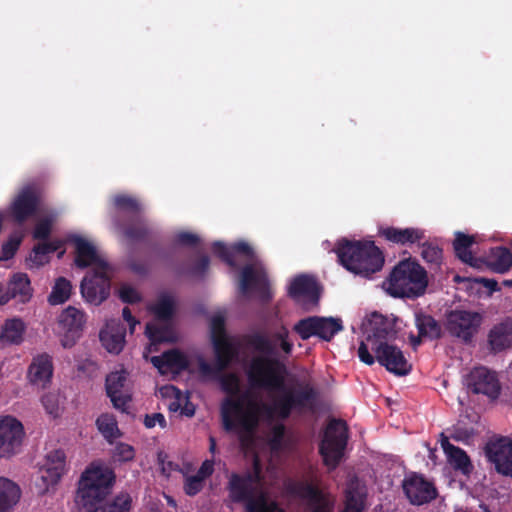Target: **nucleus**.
I'll use <instances>...</instances> for the list:
<instances>
[{
    "label": "nucleus",
    "mask_w": 512,
    "mask_h": 512,
    "mask_svg": "<svg viewBox=\"0 0 512 512\" xmlns=\"http://www.w3.org/2000/svg\"><path fill=\"white\" fill-rule=\"evenodd\" d=\"M249 384L253 388L266 391H280L272 403L249 401L244 407L243 397H227L221 404V418L226 431L240 430L252 434L259 425V413L267 420L288 419L293 412L314 411L319 398V391L309 383L299 389L285 388L288 375L286 363L277 357L254 356L246 369Z\"/></svg>",
    "instance_id": "1"
},
{
    "label": "nucleus",
    "mask_w": 512,
    "mask_h": 512,
    "mask_svg": "<svg viewBox=\"0 0 512 512\" xmlns=\"http://www.w3.org/2000/svg\"><path fill=\"white\" fill-rule=\"evenodd\" d=\"M115 480L112 468L98 462L91 463L81 475L76 502L86 512H129L132 499L128 493H120L106 502Z\"/></svg>",
    "instance_id": "2"
},
{
    "label": "nucleus",
    "mask_w": 512,
    "mask_h": 512,
    "mask_svg": "<svg viewBox=\"0 0 512 512\" xmlns=\"http://www.w3.org/2000/svg\"><path fill=\"white\" fill-rule=\"evenodd\" d=\"M334 252L344 268L363 276L380 271L385 261L383 252L373 241H351L343 238L336 243Z\"/></svg>",
    "instance_id": "3"
},
{
    "label": "nucleus",
    "mask_w": 512,
    "mask_h": 512,
    "mask_svg": "<svg viewBox=\"0 0 512 512\" xmlns=\"http://www.w3.org/2000/svg\"><path fill=\"white\" fill-rule=\"evenodd\" d=\"M385 285L390 296L413 300L423 296L427 290V271L416 259L409 257L393 267Z\"/></svg>",
    "instance_id": "4"
},
{
    "label": "nucleus",
    "mask_w": 512,
    "mask_h": 512,
    "mask_svg": "<svg viewBox=\"0 0 512 512\" xmlns=\"http://www.w3.org/2000/svg\"><path fill=\"white\" fill-rule=\"evenodd\" d=\"M112 203L116 210L112 217L115 228L129 240H147L151 230L142 215L140 201L134 196L122 193L114 195Z\"/></svg>",
    "instance_id": "5"
},
{
    "label": "nucleus",
    "mask_w": 512,
    "mask_h": 512,
    "mask_svg": "<svg viewBox=\"0 0 512 512\" xmlns=\"http://www.w3.org/2000/svg\"><path fill=\"white\" fill-rule=\"evenodd\" d=\"M245 343L263 357H277L285 362L294 350L290 331L286 325L275 326L269 335L254 332L244 337Z\"/></svg>",
    "instance_id": "6"
},
{
    "label": "nucleus",
    "mask_w": 512,
    "mask_h": 512,
    "mask_svg": "<svg viewBox=\"0 0 512 512\" xmlns=\"http://www.w3.org/2000/svg\"><path fill=\"white\" fill-rule=\"evenodd\" d=\"M349 438V429L346 421L332 419L327 424L323 438L319 445V453L323 463L329 470H334L340 464Z\"/></svg>",
    "instance_id": "7"
},
{
    "label": "nucleus",
    "mask_w": 512,
    "mask_h": 512,
    "mask_svg": "<svg viewBox=\"0 0 512 512\" xmlns=\"http://www.w3.org/2000/svg\"><path fill=\"white\" fill-rule=\"evenodd\" d=\"M41 193L36 185L22 187L9 204L6 215L16 225H23L38 214L41 205Z\"/></svg>",
    "instance_id": "8"
},
{
    "label": "nucleus",
    "mask_w": 512,
    "mask_h": 512,
    "mask_svg": "<svg viewBox=\"0 0 512 512\" xmlns=\"http://www.w3.org/2000/svg\"><path fill=\"white\" fill-rule=\"evenodd\" d=\"M87 322V315L83 310L74 306L65 308L57 318L60 344L63 348L69 349L83 336Z\"/></svg>",
    "instance_id": "9"
},
{
    "label": "nucleus",
    "mask_w": 512,
    "mask_h": 512,
    "mask_svg": "<svg viewBox=\"0 0 512 512\" xmlns=\"http://www.w3.org/2000/svg\"><path fill=\"white\" fill-rule=\"evenodd\" d=\"M293 330L302 340L317 336L324 341H331L343 330V324L340 318L309 316L299 320Z\"/></svg>",
    "instance_id": "10"
},
{
    "label": "nucleus",
    "mask_w": 512,
    "mask_h": 512,
    "mask_svg": "<svg viewBox=\"0 0 512 512\" xmlns=\"http://www.w3.org/2000/svg\"><path fill=\"white\" fill-rule=\"evenodd\" d=\"M261 480V467L259 461H254V470L247 471L244 474L232 473L229 477L227 490L230 499L235 503H245L249 505L250 502L258 500L255 497L254 485Z\"/></svg>",
    "instance_id": "11"
},
{
    "label": "nucleus",
    "mask_w": 512,
    "mask_h": 512,
    "mask_svg": "<svg viewBox=\"0 0 512 512\" xmlns=\"http://www.w3.org/2000/svg\"><path fill=\"white\" fill-rule=\"evenodd\" d=\"M24 428L22 423L13 416L0 418V459L10 458L20 451Z\"/></svg>",
    "instance_id": "12"
},
{
    "label": "nucleus",
    "mask_w": 512,
    "mask_h": 512,
    "mask_svg": "<svg viewBox=\"0 0 512 512\" xmlns=\"http://www.w3.org/2000/svg\"><path fill=\"white\" fill-rule=\"evenodd\" d=\"M481 320L477 312L453 310L447 315V330L452 336L469 343L477 333Z\"/></svg>",
    "instance_id": "13"
},
{
    "label": "nucleus",
    "mask_w": 512,
    "mask_h": 512,
    "mask_svg": "<svg viewBox=\"0 0 512 512\" xmlns=\"http://www.w3.org/2000/svg\"><path fill=\"white\" fill-rule=\"evenodd\" d=\"M110 278L107 268L94 269L81 282L80 289L83 298L90 304L100 305L110 294Z\"/></svg>",
    "instance_id": "14"
},
{
    "label": "nucleus",
    "mask_w": 512,
    "mask_h": 512,
    "mask_svg": "<svg viewBox=\"0 0 512 512\" xmlns=\"http://www.w3.org/2000/svg\"><path fill=\"white\" fill-rule=\"evenodd\" d=\"M466 385L470 392L483 394L491 400L499 397L501 385L495 372L486 367H475L466 377Z\"/></svg>",
    "instance_id": "15"
},
{
    "label": "nucleus",
    "mask_w": 512,
    "mask_h": 512,
    "mask_svg": "<svg viewBox=\"0 0 512 512\" xmlns=\"http://www.w3.org/2000/svg\"><path fill=\"white\" fill-rule=\"evenodd\" d=\"M375 357L381 366H384L389 372L396 375H406L409 373L411 366L404 357L400 348L395 345L381 342L373 347Z\"/></svg>",
    "instance_id": "16"
},
{
    "label": "nucleus",
    "mask_w": 512,
    "mask_h": 512,
    "mask_svg": "<svg viewBox=\"0 0 512 512\" xmlns=\"http://www.w3.org/2000/svg\"><path fill=\"white\" fill-rule=\"evenodd\" d=\"M403 491L411 504L423 505L437 497V489L423 476L412 474L403 480Z\"/></svg>",
    "instance_id": "17"
},
{
    "label": "nucleus",
    "mask_w": 512,
    "mask_h": 512,
    "mask_svg": "<svg viewBox=\"0 0 512 512\" xmlns=\"http://www.w3.org/2000/svg\"><path fill=\"white\" fill-rule=\"evenodd\" d=\"M32 295L33 289L26 273H14L5 286L0 284V305L7 304L12 299L27 303Z\"/></svg>",
    "instance_id": "18"
},
{
    "label": "nucleus",
    "mask_w": 512,
    "mask_h": 512,
    "mask_svg": "<svg viewBox=\"0 0 512 512\" xmlns=\"http://www.w3.org/2000/svg\"><path fill=\"white\" fill-rule=\"evenodd\" d=\"M367 341L387 342L396 337L395 322L378 312H373L364 323Z\"/></svg>",
    "instance_id": "19"
},
{
    "label": "nucleus",
    "mask_w": 512,
    "mask_h": 512,
    "mask_svg": "<svg viewBox=\"0 0 512 512\" xmlns=\"http://www.w3.org/2000/svg\"><path fill=\"white\" fill-rule=\"evenodd\" d=\"M378 236L385 241L400 245L411 246L420 244L425 239V231L417 227L398 228L394 226H380Z\"/></svg>",
    "instance_id": "20"
},
{
    "label": "nucleus",
    "mask_w": 512,
    "mask_h": 512,
    "mask_svg": "<svg viewBox=\"0 0 512 512\" xmlns=\"http://www.w3.org/2000/svg\"><path fill=\"white\" fill-rule=\"evenodd\" d=\"M239 289L244 295L252 290L256 291L264 302H268L272 298L267 278L257 273L252 265H246L242 269Z\"/></svg>",
    "instance_id": "21"
},
{
    "label": "nucleus",
    "mask_w": 512,
    "mask_h": 512,
    "mask_svg": "<svg viewBox=\"0 0 512 512\" xmlns=\"http://www.w3.org/2000/svg\"><path fill=\"white\" fill-rule=\"evenodd\" d=\"M486 454L498 473L512 477V442L501 439L487 445Z\"/></svg>",
    "instance_id": "22"
},
{
    "label": "nucleus",
    "mask_w": 512,
    "mask_h": 512,
    "mask_svg": "<svg viewBox=\"0 0 512 512\" xmlns=\"http://www.w3.org/2000/svg\"><path fill=\"white\" fill-rule=\"evenodd\" d=\"M160 374L180 373L189 367V360L185 354L178 349L165 351L159 356H152L150 359Z\"/></svg>",
    "instance_id": "23"
},
{
    "label": "nucleus",
    "mask_w": 512,
    "mask_h": 512,
    "mask_svg": "<svg viewBox=\"0 0 512 512\" xmlns=\"http://www.w3.org/2000/svg\"><path fill=\"white\" fill-rule=\"evenodd\" d=\"M66 455L63 450L51 451L46 456L45 465L40 469V478L46 489L57 484L65 470Z\"/></svg>",
    "instance_id": "24"
},
{
    "label": "nucleus",
    "mask_w": 512,
    "mask_h": 512,
    "mask_svg": "<svg viewBox=\"0 0 512 512\" xmlns=\"http://www.w3.org/2000/svg\"><path fill=\"white\" fill-rule=\"evenodd\" d=\"M53 375L52 357L43 353L33 358L28 368V378L34 385L46 387Z\"/></svg>",
    "instance_id": "25"
},
{
    "label": "nucleus",
    "mask_w": 512,
    "mask_h": 512,
    "mask_svg": "<svg viewBox=\"0 0 512 512\" xmlns=\"http://www.w3.org/2000/svg\"><path fill=\"white\" fill-rule=\"evenodd\" d=\"M76 257L75 264L79 268H86L90 265H95V269L108 268L107 263L102 260L95 249V247L82 237L77 236L74 239Z\"/></svg>",
    "instance_id": "26"
},
{
    "label": "nucleus",
    "mask_w": 512,
    "mask_h": 512,
    "mask_svg": "<svg viewBox=\"0 0 512 512\" xmlns=\"http://www.w3.org/2000/svg\"><path fill=\"white\" fill-rule=\"evenodd\" d=\"M219 370L227 369L239 356V347L229 337L211 341Z\"/></svg>",
    "instance_id": "27"
},
{
    "label": "nucleus",
    "mask_w": 512,
    "mask_h": 512,
    "mask_svg": "<svg viewBox=\"0 0 512 512\" xmlns=\"http://www.w3.org/2000/svg\"><path fill=\"white\" fill-rule=\"evenodd\" d=\"M288 295L293 299L306 297L312 301H318L320 297V288L314 278L301 275L294 278L290 283Z\"/></svg>",
    "instance_id": "28"
},
{
    "label": "nucleus",
    "mask_w": 512,
    "mask_h": 512,
    "mask_svg": "<svg viewBox=\"0 0 512 512\" xmlns=\"http://www.w3.org/2000/svg\"><path fill=\"white\" fill-rule=\"evenodd\" d=\"M441 447L447 455L448 462L455 470H459L465 475L472 472L473 465L463 449L451 444L447 437L441 440Z\"/></svg>",
    "instance_id": "29"
},
{
    "label": "nucleus",
    "mask_w": 512,
    "mask_h": 512,
    "mask_svg": "<svg viewBox=\"0 0 512 512\" xmlns=\"http://www.w3.org/2000/svg\"><path fill=\"white\" fill-rule=\"evenodd\" d=\"M212 250L215 255H217L221 260L227 263L230 267H235V255L242 254L247 257L253 256L252 247L243 241L237 242L233 244L231 247L226 246L224 243L220 241H216L212 245Z\"/></svg>",
    "instance_id": "30"
},
{
    "label": "nucleus",
    "mask_w": 512,
    "mask_h": 512,
    "mask_svg": "<svg viewBox=\"0 0 512 512\" xmlns=\"http://www.w3.org/2000/svg\"><path fill=\"white\" fill-rule=\"evenodd\" d=\"M488 343L494 352H500L512 345V320L495 325L489 332Z\"/></svg>",
    "instance_id": "31"
},
{
    "label": "nucleus",
    "mask_w": 512,
    "mask_h": 512,
    "mask_svg": "<svg viewBox=\"0 0 512 512\" xmlns=\"http://www.w3.org/2000/svg\"><path fill=\"white\" fill-rule=\"evenodd\" d=\"M475 242L476 240L474 236L467 235L463 232H457L453 242V248L457 258H459L463 263L477 268L480 267L482 260L474 257L471 252V247Z\"/></svg>",
    "instance_id": "32"
},
{
    "label": "nucleus",
    "mask_w": 512,
    "mask_h": 512,
    "mask_svg": "<svg viewBox=\"0 0 512 512\" xmlns=\"http://www.w3.org/2000/svg\"><path fill=\"white\" fill-rule=\"evenodd\" d=\"M20 495V488L14 482L0 477V512H12Z\"/></svg>",
    "instance_id": "33"
},
{
    "label": "nucleus",
    "mask_w": 512,
    "mask_h": 512,
    "mask_svg": "<svg viewBox=\"0 0 512 512\" xmlns=\"http://www.w3.org/2000/svg\"><path fill=\"white\" fill-rule=\"evenodd\" d=\"M489 269L495 273L504 274L512 267V252L510 249L500 246L490 250L487 261Z\"/></svg>",
    "instance_id": "34"
},
{
    "label": "nucleus",
    "mask_w": 512,
    "mask_h": 512,
    "mask_svg": "<svg viewBox=\"0 0 512 512\" xmlns=\"http://www.w3.org/2000/svg\"><path fill=\"white\" fill-rule=\"evenodd\" d=\"M25 329V323L20 318L6 320L0 331V344L19 345L23 341Z\"/></svg>",
    "instance_id": "35"
},
{
    "label": "nucleus",
    "mask_w": 512,
    "mask_h": 512,
    "mask_svg": "<svg viewBox=\"0 0 512 512\" xmlns=\"http://www.w3.org/2000/svg\"><path fill=\"white\" fill-rule=\"evenodd\" d=\"M415 325L420 337H427L428 339L436 340L442 335L441 325L429 314L422 312L416 313Z\"/></svg>",
    "instance_id": "36"
},
{
    "label": "nucleus",
    "mask_w": 512,
    "mask_h": 512,
    "mask_svg": "<svg viewBox=\"0 0 512 512\" xmlns=\"http://www.w3.org/2000/svg\"><path fill=\"white\" fill-rule=\"evenodd\" d=\"M366 494L358 483L351 482L345 490L344 512H362Z\"/></svg>",
    "instance_id": "37"
},
{
    "label": "nucleus",
    "mask_w": 512,
    "mask_h": 512,
    "mask_svg": "<svg viewBox=\"0 0 512 512\" xmlns=\"http://www.w3.org/2000/svg\"><path fill=\"white\" fill-rule=\"evenodd\" d=\"M145 334L152 343L172 342L174 340V329L170 322H163V324L147 323Z\"/></svg>",
    "instance_id": "38"
},
{
    "label": "nucleus",
    "mask_w": 512,
    "mask_h": 512,
    "mask_svg": "<svg viewBox=\"0 0 512 512\" xmlns=\"http://www.w3.org/2000/svg\"><path fill=\"white\" fill-rule=\"evenodd\" d=\"M99 337L102 345L110 353L119 354L124 348V331H114L113 329L107 328L100 331Z\"/></svg>",
    "instance_id": "39"
},
{
    "label": "nucleus",
    "mask_w": 512,
    "mask_h": 512,
    "mask_svg": "<svg viewBox=\"0 0 512 512\" xmlns=\"http://www.w3.org/2000/svg\"><path fill=\"white\" fill-rule=\"evenodd\" d=\"M418 245L421 248V257L428 264L429 269H439L443 259L442 249L438 245L428 241H421Z\"/></svg>",
    "instance_id": "40"
},
{
    "label": "nucleus",
    "mask_w": 512,
    "mask_h": 512,
    "mask_svg": "<svg viewBox=\"0 0 512 512\" xmlns=\"http://www.w3.org/2000/svg\"><path fill=\"white\" fill-rule=\"evenodd\" d=\"M155 318L161 322H171L174 314V301L169 295H161L157 302L150 307Z\"/></svg>",
    "instance_id": "41"
},
{
    "label": "nucleus",
    "mask_w": 512,
    "mask_h": 512,
    "mask_svg": "<svg viewBox=\"0 0 512 512\" xmlns=\"http://www.w3.org/2000/svg\"><path fill=\"white\" fill-rule=\"evenodd\" d=\"M72 285L69 280L64 277L56 279L52 291L48 296V302L51 305H59L66 302L71 295Z\"/></svg>",
    "instance_id": "42"
},
{
    "label": "nucleus",
    "mask_w": 512,
    "mask_h": 512,
    "mask_svg": "<svg viewBox=\"0 0 512 512\" xmlns=\"http://www.w3.org/2000/svg\"><path fill=\"white\" fill-rule=\"evenodd\" d=\"M297 493L304 499H307L309 508L317 505L330 504V501L324 496L322 491L313 484H301L297 488Z\"/></svg>",
    "instance_id": "43"
},
{
    "label": "nucleus",
    "mask_w": 512,
    "mask_h": 512,
    "mask_svg": "<svg viewBox=\"0 0 512 512\" xmlns=\"http://www.w3.org/2000/svg\"><path fill=\"white\" fill-rule=\"evenodd\" d=\"M96 425L106 439L115 438L119 432L116 420L108 414L100 415L96 420Z\"/></svg>",
    "instance_id": "44"
},
{
    "label": "nucleus",
    "mask_w": 512,
    "mask_h": 512,
    "mask_svg": "<svg viewBox=\"0 0 512 512\" xmlns=\"http://www.w3.org/2000/svg\"><path fill=\"white\" fill-rule=\"evenodd\" d=\"M126 382L123 372H112L106 377V392L121 393Z\"/></svg>",
    "instance_id": "45"
},
{
    "label": "nucleus",
    "mask_w": 512,
    "mask_h": 512,
    "mask_svg": "<svg viewBox=\"0 0 512 512\" xmlns=\"http://www.w3.org/2000/svg\"><path fill=\"white\" fill-rule=\"evenodd\" d=\"M135 457V449L132 445L119 442L113 451V458L118 462H129Z\"/></svg>",
    "instance_id": "46"
},
{
    "label": "nucleus",
    "mask_w": 512,
    "mask_h": 512,
    "mask_svg": "<svg viewBox=\"0 0 512 512\" xmlns=\"http://www.w3.org/2000/svg\"><path fill=\"white\" fill-rule=\"evenodd\" d=\"M53 220L50 217L40 219L33 230V238L36 240H47L52 232Z\"/></svg>",
    "instance_id": "47"
},
{
    "label": "nucleus",
    "mask_w": 512,
    "mask_h": 512,
    "mask_svg": "<svg viewBox=\"0 0 512 512\" xmlns=\"http://www.w3.org/2000/svg\"><path fill=\"white\" fill-rule=\"evenodd\" d=\"M210 334L211 341H214L216 338H227L228 335L225 329V317L224 315L218 313L215 314L210 321Z\"/></svg>",
    "instance_id": "48"
},
{
    "label": "nucleus",
    "mask_w": 512,
    "mask_h": 512,
    "mask_svg": "<svg viewBox=\"0 0 512 512\" xmlns=\"http://www.w3.org/2000/svg\"><path fill=\"white\" fill-rule=\"evenodd\" d=\"M220 385L222 390L231 396L237 395L240 391V381L234 373L223 375L220 378Z\"/></svg>",
    "instance_id": "49"
},
{
    "label": "nucleus",
    "mask_w": 512,
    "mask_h": 512,
    "mask_svg": "<svg viewBox=\"0 0 512 512\" xmlns=\"http://www.w3.org/2000/svg\"><path fill=\"white\" fill-rule=\"evenodd\" d=\"M21 242H22V238L21 237H17V236L9 237V239L2 244V247H1L2 257H1V259L9 260V259L13 258L14 255L16 254V252L18 251V249H19V247L21 245Z\"/></svg>",
    "instance_id": "50"
},
{
    "label": "nucleus",
    "mask_w": 512,
    "mask_h": 512,
    "mask_svg": "<svg viewBox=\"0 0 512 512\" xmlns=\"http://www.w3.org/2000/svg\"><path fill=\"white\" fill-rule=\"evenodd\" d=\"M119 298L127 304L139 303L142 300L141 294L132 286L124 284L119 288Z\"/></svg>",
    "instance_id": "51"
},
{
    "label": "nucleus",
    "mask_w": 512,
    "mask_h": 512,
    "mask_svg": "<svg viewBox=\"0 0 512 512\" xmlns=\"http://www.w3.org/2000/svg\"><path fill=\"white\" fill-rule=\"evenodd\" d=\"M275 508L276 504L269 502L264 495L259 496L258 500L246 505L247 512H274Z\"/></svg>",
    "instance_id": "52"
},
{
    "label": "nucleus",
    "mask_w": 512,
    "mask_h": 512,
    "mask_svg": "<svg viewBox=\"0 0 512 512\" xmlns=\"http://www.w3.org/2000/svg\"><path fill=\"white\" fill-rule=\"evenodd\" d=\"M204 487V481L195 475L189 476L184 482V492L188 496L197 495Z\"/></svg>",
    "instance_id": "53"
},
{
    "label": "nucleus",
    "mask_w": 512,
    "mask_h": 512,
    "mask_svg": "<svg viewBox=\"0 0 512 512\" xmlns=\"http://www.w3.org/2000/svg\"><path fill=\"white\" fill-rule=\"evenodd\" d=\"M174 241L181 246L193 247L199 243L200 238L196 234L183 231L176 234Z\"/></svg>",
    "instance_id": "54"
},
{
    "label": "nucleus",
    "mask_w": 512,
    "mask_h": 512,
    "mask_svg": "<svg viewBox=\"0 0 512 512\" xmlns=\"http://www.w3.org/2000/svg\"><path fill=\"white\" fill-rule=\"evenodd\" d=\"M48 245L45 242L38 243L33 248V257L31 258V261L36 264L37 266H41L44 263L47 262L46 256L49 254L48 252Z\"/></svg>",
    "instance_id": "55"
},
{
    "label": "nucleus",
    "mask_w": 512,
    "mask_h": 512,
    "mask_svg": "<svg viewBox=\"0 0 512 512\" xmlns=\"http://www.w3.org/2000/svg\"><path fill=\"white\" fill-rule=\"evenodd\" d=\"M158 424L161 428L167 426L166 419L162 413L147 414L144 418V425L146 428H154Z\"/></svg>",
    "instance_id": "56"
},
{
    "label": "nucleus",
    "mask_w": 512,
    "mask_h": 512,
    "mask_svg": "<svg viewBox=\"0 0 512 512\" xmlns=\"http://www.w3.org/2000/svg\"><path fill=\"white\" fill-rule=\"evenodd\" d=\"M210 260L207 255H203L199 258V260L194 264L190 273L196 276H203L209 268Z\"/></svg>",
    "instance_id": "57"
},
{
    "label": "nucleus",
    "mask_w": 512,
    "mask_h": 512,
    "mask_svg": "<svg viewBox=\"0 0 512 512\" xmlns=\"http://www.w3.org/2000/svg\"><path fill=\"white\" fill-rule=\"evenodd\" d=\"M213 472L214 462L212 460H205L201 464L195 476L200 477L201 480L205 481V479L210 477L213 474Z\"/></svg>",
    "instance_id": "58"
},
{
    "label": "nucleus",
    "mask_w": 512,
    "mask_h": 512,
    "mask_svg": "<svg viewBox=\"0 0 512 512\" xmlns=\"http://www.w3.org/2000/svg\"><path fill=\"white\" fill-rule=\"evenodd\" d=\"M128 268L135 274L144 276L148 274V265L142 261L131 259L128 262Z\"/></svg>",
    "instance_id": "59"
},
{
    "label": "nucleus",
    "mask_w": 512,
    "mask_h": 512,
    "mask_svg": "<svg viewBox=\"0 0 512 512\" xmlns=\"http://www.w3.org/2000/svg\"><path fill=\"white\" fill-rule=\"evenodd\" d=\"M358 357L361 362L372 365L375 362V357L369 352L365 342H361L358 348Z\"/></svg>",
    "instance_id": "60"
},
{
    "label": "nucleus",
    "mask_w": 512,
    "mask_h": 512,
    "mask_svg": "<svg viewBox=\"0 0 512 512\" xmlns=\"http://www.w3.org/2000/svg\"><path fill=\"white\" fill-rule=\"evenodd\" d=\"M199 371L202 375L205 376H216L220 374L223 370L218 369L217 362L215 361V365H211L204 360L199 362Z\"/></svg>",
    "instance_id": "61"
},
{
    "label": "nucleus",
    "mask_w": 512,
    "mask_h": 512,
    "mask_svg": "<svg viewBox=\"0 0 512 512\" xmlns=\"http://www.w3.org/2000/svg\"><path fill=\"white\" fill-rule=\"evenodd\" d=\"M272 444H280L285 436V426L282 423H278L272 428Z\"/></svg>",
    "instance_id": "62"
},
{
    "label": "nucleus",
    "mask_w": 512,
    "mask_h": 512,
    "mask_svg": "<svg viewBox=\"0 0 512 512\" xmlns=\"http://www.w3.org/2000/svg\"><path fill=\"white\" fill-rule=\"evenodd\" d=\"M107 395L110 397L113 405L115 408H118V409H124L127 402H128V399L126 396H124L121 393H107Z\"/></svg>",
    "instance_id": "63"
},
{
    "label": "nucleus",
    "mask_w": 512,
    "mask_h": 512,
    "mask_svg": "<svg viewBox=\"0 0 512 512\" xmlns=\"http://www.w3.org/2000/svg\"><path fill=\"white\" fill-rule=\"evenodd\" d=\"M476 282L481 283L485 288L489 289L490 291H498L500 289L498 286V282L494 279L482 277L476 279Z\"/></svg>",
    "instance_id": "64"
}]
</instances>
